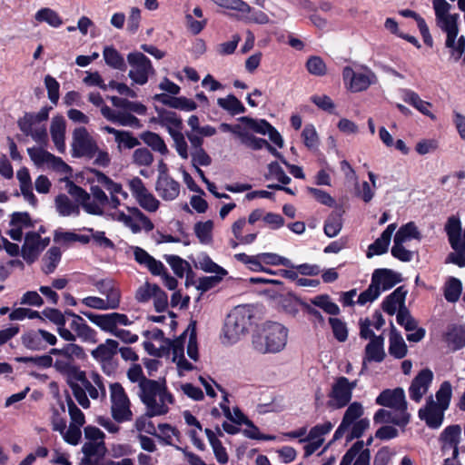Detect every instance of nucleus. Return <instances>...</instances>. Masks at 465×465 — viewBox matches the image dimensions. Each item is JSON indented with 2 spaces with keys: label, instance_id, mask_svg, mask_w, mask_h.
Masks as SVG:
<instances>
[{
  "label": "nucleus",
  "instance_id": "nucleus-1",
  "mask_svg": "<svg viewBox=\"0 0 465 465\" xmlns=\"http://www.w3.org/2000/svg\"><path fill=\"white\" fill-rule=\"evenodd\" d=\"M139 389L140 399L149 416H161L169 411L168 404L173 403V397L168 392L164 380L144 379L141 381Z\"/></svg>",
  "mask_w": 465,
  "mask_h": 465
},
{
  "label": "nucleus",
  "instance_id": "nucleus-2",
  "mask_svg": "<svg viewBox=\"0 0 465 465\" xmlns=\"http://www.w3.org/2000/svg\"><path fill=\"white\" fill-rule=\"evenodd\" d=\"M288 340V329L282 324L268 322L252 334V345L255 351L267 354L282 351Z\"/></svg>",
  "mask_w": 465,
  "mask_h": 465
},
{
  "label": "nucleus",
  "instance_id": "nucleus-3",
  "mask_svg": "<svg viewBox=\"0 0 465 465\" xmlns=\"http://www.w3.org/2000/svg\"><path fill=\"white\" fill-rule=\"evenodd\" d=\"M81 313L102 331L113 334L125 343H134L138 340L136 334L120 328L133 323L125 314L118 312L95 314L90 312H81Z\"/></svg>",
  "mask_w": 465,
  "mask_h": 465
},
{
  "label": "nucleus",
  "instance_id": "nucleus-4",
  "mask_svg": "<svg viewBox=\"0 0 465 465\" xmlns=\"http://www.w3.org/2000/svg\"><path fill=\"white\" fill-rule=\"evenodd\" d=\"M65 187L67 193L80 203L87 213L103 215V206L109 202V199L99 186H92L91 194L72 181H67Z\"/></svg>",
  "mask_w": 465,
  "mask_h": 465
},
{
  "label": "nucleus",
  "instance_id": "nucleus-5",
  "mask_svg": "<svg viewBox=\"0 0 465 465\" xmlns=\"http://www.w3.org/2000/svg\"><path fill=\"white\" fill-rule=\"evenodd\" d=\"M50 354L56 357L54 361H53V366L66 379H71L81 371L75 363V359L85 358L84 348L76 343H66L60 349L53 348L50 350Z\"/></svg>",
  "mask_w": 465,
  "mask_h": 465
},
{
  "label": "nucleus",
  "instance_id": "nucleus-6",
  "mask_svg": "<svg viewBox=\"0 0 465 465\" xmlns=\"http://www.w3.org/2000/svg\"><path fill=\"white\" fill-rule=\"evenodd\" d=\"M252 318V313L249 306H236L231 311L223 329V338L228 343L236 342L247 332Z\"/></svg>",
  "mask_w": 465,
  "mask_h": 465
},
{
  "label": "nucleus",
  "instance_id": "nucleus-7",
  "mask_svg": "<svg viewBox=\"0 0 465 465\" xmlns=\"http://www.w3.org/2000/svg\"><path fill=\"white\" fill-rule=\"evenodd\" d=\"M401 281V275L389 269H377L373 272L371 282L367 290L362 292L357 302L364 305L376 300L381 291H387Z\"/></svg>",
  "mask_w": 465,
  "mask_h": 465
},
{
  "label": "nucleus",
  "instance_id": "nucleus-8",
  "mask_svg": "<svg viewBox=\"0 0 465 465\" xmlns=\"http://www.w3.org/2000/svg\"><path fill=\"white\" fill-rule=\"evenodd\" d=\"M127 63L130 66L128 73L133 84H145L149 77L155 74V70L150 59L142 52L134 51L127 54Z\"/></svg>",
  "mask_w": 465,
  "mask_h": 465
},
{
  "label": "nucleus",
  "instance_id": "nucleus-9",
  "mask_svg": "<svg viewBox=\"0 0 465 465\" xmlns=\"http://www.w3.org/2000/svg\"><path fill=\"white\" fill-rule=\"evenodd\" d=\"M437 25L446 33L445 45L452 46L453 40L458 35V15H450V5L446 0H433Z\"/></svg>",
  "mask_w": 465,
  "mask_h": 465
},
{
  "label": "nucleus",
  "instance_id": "nucleus-10",
  "mask_svg": "<svg viewBox=\"0 0 465 465\" xmlns=\"http://www.w3.org/2000/svg\"><path fill=\"white\" fill-rule=\"evenodd\" d=\"M445 230L449 237L451 247L455 252H451L448 256V261L459 265L460 267L465 266V232L463 238H461V226L460 222L455 216L448 219L445 225Z\"/></svg>",
  "mask_w": 465,
  "mask_h": 465
},
{
  "label": "nucleus",
  "instance_id": "nucleus-11",
  "mask_svg": "<svg viewBox=\"0 0 465 465\" xmlns=\"http://www.w3.org/2000/svg\"><path fill=\"white\" fill-rule=\"evenodd\" d=\"M110 400H111V414L113 419L117 422H125L133 419L130 400L119 382L111 383Z\"/></svg>",
  "mask_w": 465,
  "mask_h": 465
},
{
  "label": "nucleus",
  "instance_id": "nucleus-12",
  "mask_svg": "<svg viewBox=\"0 0 465 465\" xmlns=\"http://www.w3.org/2000/svg\"><path fill=\"white\" fill-rule=\"evenodd\" d=\"M73 155L94 158L98 147L84 127H78L73 134Z\"/></svg>",
  "mask_w": 465,
  "mask_h": 465
},
{
  "label": "nucleus",
  "instance_id": "nucleus-13",
  "mask_svg": "<svg viewBox=\"0 0 465 465\" xmlns=\"http://www.w3.org/2000/svg\"><path fill=\"white\" fill-rule=\"evenodd\" d=\"M128 184L133 196L143 209L150 213L158 210L160 202L146 189L139 177H134Z\"/></svg>",
  "mask_w": 465,
  "mask_h": 465
},
{
  "label": "nucleus",
  "instance_id": "nucleus-14",
  "mask_svg": "<svg viewBox=\"0 0 465 465\" xmlns=\"http://www.w3.org/2000/svg\"><path fill=\"white\" fill-rule=\"evenodd\" d=\"M447 409L436 404L432 395L428 397L426 404L419 411V418L424 420L426 425L431 429H438L444 420V412Z\"/></svg>",
  "mask_w": 465,
  "mask_h": 465
},
{
  "label": "nucleus",
  "instance_id": "nucleus-15",
  "mask_svg": "<svg viewBox=\"0 0 465 465\" xmlns=\"http://www.w3.org/2000/svg\"><path fill=\"white\" fill-rule=\"evenodd\" d=\"M348 379L346 377H339L332 384L331 391L329 393V407L333 409H341L348 405L351 401L352 394L347 385Z\"/></svg>",
  "mask_w": 465,
  "mask_h": 465
},
{
  "label": "nucleus",
  "instance_id": "nucleus-16",
  "mask_svg": "<svg viewBox=\"0 0 465 465\" xmlns=\"http://www.w3.org/2000/svg\"><path fill=\"white\" fill-rule=\"evenodd\" d=\"M376 403L381 406L388 407L396 411H407V401L402 388L393 390H384L376 398Z\"/></svg>",
  "mask_w": 465,
  "mask_h": 465
},
{
  "label": "nucleus",
  "instance_id": "nucleus-17",
  "mask_svg": "<svg viewBox=\"0 0 465 465\" xmlns=\"http://www.w3.org/2000/svg\"><path fill=\"white\" fill-rule=\"evenodd\" d=\"M190 326L177 339L171 341L165 340L168 351H172L173 361L176 362L179 371H192L193 365L189 362L183 355V346Z\"/></svg>",
  "mask_w": 465,
  "mask_h": 465
},
{
  "label": "nucleus",
  "instance_id": "nucleus-18",
  "mask_svg": "<svg viewBox=\"0 0 465 465\" xmlns=\"http://www.w3.org/2000/svg\"><path fill=\"white\" fill-rule=\"evenodd\" d=\"M432 380L433 373L430 369L421 370L411 383L409 388L410 398L416 402H420L427 393Z\"/></svg>",
  "mask_w": 465,
  "mask_h": 465
},
{
  "label": "nucleus",
  "instance_id": "nucleus-19",
  "mask_svg": "<svg viewBox=\"0 0 465 465\" xmlns=\"http://www.w3.org/2000/svg\"><path fill=\"white\" fill-rule=\"evenodd\" d=\"M343 80L349 82V88L352 92H361L366 90L375 81L373 73H355L351 67L346 66L342 72Z\"/></svg>",
  "mask_w": 465,
  "mask_h": 465
},
{
  "label": "nucleus",
  "instance_id": "nucleus-20",
  "mask_svg": "<svg viewBox=\"0 0 465 465\" xmlns=\"http://www.w3.org/2000/svg\"><path fill=\"white\" fill-rule=\"evenodd\" d=\"M461 438V427L458 424L446 427L440 436L441 449L444 453L451 451L453 459L459 455V443Z\"/></svg>",
  "mask_w": 465,
  "mask_h": 465
},
{
  "label": "nucleus",
  "instance_id": "nucleus-21",
  "mask_svg": "<svg viewBox=\"0 0 465 465\" xmlns=\"http://www.w3.org/2000/svg\"><path fill=\"white\" fill-rule=\"evenodd\" d=\"M94 286L102 295L105 296L104 300L107 303V307H110L112 310H115L119 307L121 292L112 280L104 279L97 281Z\"/></svg>",
  "mask_w": 465,
  "mask_h": 465
},
{
  "label": "nucleus",
  "instance_id": "nucleus-22",
  "mask_svg": "<svg viewBox=\"0 0 465 465\" xmlns=\"http://www.w3.org/2000/svg\"><path fill=\"white\" fill-rule=\"evenodd\" d=\"M411 415L408 411H396L395 410L380 409L373 417L375 423H392L399 427H405L410 422Z\"/></svg>",
  "mask_w": 465,
  "mask_h": 465
},
{
  "label": "nucleus",
  "instance_id": "nucleus-23",
  "mask_svg": "<svg viewBox=\"0 0 465 465\" xmlns=\"http://www.w3.org/2000/svg\"><path fill=\"white\" fill-rule=\"evenodd\" d=\"M43 251L40 246V234L31 232L25 234V242L21 249V255L27 262H34Z\"/></svg>",
  "mask_w": 465,
  "mask_h": 465
},
{
  "label": "nucleus",
  "instance_id": "nucleus-24",
  "mask_svg": "<svg viewBox=\"0 0 465 465\" xmlns=\"http://www.w3.org/2000/svg\"><path fill=\"white\" fill-rule=\"evenodd\" d=\"M155 190L164 201H173L179 195L180 183L172 177L158 176Z\"/></svg>",
  "mask_w": 465,
  "mask_h": 465
},
{
  "label": "nucleus",
  "instance_id": "nucleus-25",
  "mask_svg": "<svg viewBox=\"0 0 465 465\" xmlns=\"http://www.w3.org/2000/svg\"><path fill=\"white\" fill-rule=\"evenodd\" d=\"M70 329L74 332L75 339L78 338L84 342L95 343L97 333L91 328L82 317H74L70 322Z\"/></svg>",
  "mask_w": 465,
  "mask_h": 465
},
{
  "label": "nucleus",
  "instance_id": "nucleus-26",
  "mask_svg": "<svg viewBox=\"0 0 465 465\" xmlns=\"http://www.w3.org/2000/svg\"><path fill=\"white\" fill-rule=\"evenodd\" d=\"M80 203L74 202L66 194L59 193L54 198V207L60 216H78L80 214Z\"/></svg>",
  "mask_w": 465,
  "mask_h": 465
},
{
  "label": "nucleus",
  "instance_id": "nucleus-27",
  "mask_svg": "<svg viewBox=\"0 0 465 465\" xmlns=\"http://www.w3.org/2000/svg\"><path fill=\"white\" fill-rule=\"evenodd\" d=\"M52 140L60 153L64 152L65 120L62 115L53 117L50 126Z\"/></svg>",
  "mask_w": 465,
  "mask_h": 465
},
{
  "label": "nucleus",
  "instance_id": "nucleus-28",
  "mask_svg": "<svg viewBox=\"0 0 465 465\" xmlns=\"http://www.w3.org/2000/svg\"><path fill=\"white\" fill-rule=\"evenodd\" d=\"M444 340L453 351L463 348L465 346V326L450 325L445 332Z\"/></svg>",
  "mask_w": 465,
  "mask_h": 465
},
{
  "label": "nucleus",
  "instance_id": "nucleus-29",
  "mask_svg": "<svg viewBox=\"0 0 465 465\" xmlns=\"http://www.w3.org/2000/svg\"><path fill=\"white\" fill-rule=\"evenodd\" d=\"M119 343L113 339H107L91 351L92 357L101 362L110 361L117 353Z\"/></svg>",
  "mask_w": 465,
  "mask_h": 465
},
{
  "label": "nucleus",
  "instance_id": "nucleus-30",
  "mask_svg": "<svg viewBox=\"0 0 465 465\" xmlns=\"http://www.w3.org/2000/svg\"><path fill=\"white\" fill-rule=\"evenodd\" d=\"M384 338L381 335L372 338L365 347V361L381 362L386 354L383 348Z\"/></svg>",
  "mask_w": 465,
  "mask_h": 465
},
{
  "label": "nucleus",
  "instance_id": "nucleus-31",
  "mask_svg": "<svg viewBox=\"0 0 465 465\" xmlns=\"http://www.w3.org/2000/svg\"><path fill=\"white\" fill-rule=\"evenodd\" d=\"M407 291L403 286L398 287L392 293L386 297L382 302V310L390 315H393L397 307L405 306Z\"/></svg>",
  "mask_w": 465,
  "mask_h": 465
},
{
  "label": "nucleus",
  "instance_id": "nucleus-32",
  "mask_svg": "<svg viewBox=\"0 0 465 465\" xmlns=\"http://www.w3.org/2000/svg\"><path fill=\"white\" fill-rule=\"evenodd\" d=\"M16 177L20 183V190L24 198L33 206L36 205L37 199L33 193V187L29 172L26 168L17 171Z\"/></svg>",
  "mask_w": 465,
  "mask_h": 465
},
{
  "label": "nucleus",
  "instance_id": "nucleus-33",
  "mask_svg": "<svg viewBox=\"0 0 465 465\" xmlns=\"http://www.w3.org/2000/svg\"><path fill=\"white\" fill-rule=\"evenodd\" d=\"M105 446L104 441L99 442H85L82 447L84 458L82 460L83 465H94L93 458L99 459L104 456L105 452Z\"/></svg>",
  "mask_w": 465,
  "mask_h": 465
},
{
  "label": "nucleus",
  "instance_id": "nucleus-34",
  "mask_svg": "<svg viewBox=\"0 0 465 465\" xmlns=\"http://www.w3.org/2000/svg\"><path fill=\"white\" fill-rule=\"evenodd\" d=\"M140 139L153 151L158 152L162 155L168 153V148L163 139L158 134L146 131L140 134Z\"/></svg>",
  "mask_w": 465,
  "mask_h": 465
},
{
  "label": "nucleus",
  "instance_id": "nucleus-35",
  "mask_svg": "<svg viewBox=\"0 0 465 465\" xmlns=\"http://www.w3.org/2000/svg\"><path fill=\"white\" fill-rule=\"evenodd\" d=\"M103 56L108 66L120 71L126 69L124 56L114 47L105 46L103 51Z\"/></svg>",
  "mask_w": 465,
  "mask_h": 465
},
{
  "label": "nucleus",
  "instance_id": "nucleus-36",
  "mask_svg": "<svg viewBox=\"0 0 465 465\" xmlns=\"http://www.w3.org/2000/svg\"><path fill=\"white\" fill-rule=\"evenodd\" d=\"M408 351L407 345L400 333L394 329L390 336L389 353L396 359H402Z\"/></svg>",
  "mask_w": 465,
  "mask_h": 465
},
{
  "label": "nucleus",
  "instance_id": "nucleus-37",
  "mask_svg": "<svg viewBox=\"0 0 465 465\" xmlns=\"http://www.w3.org/2000/svg\"><path fill=\"white\" fill-rule=\"evenodd\" d=\"M343 211L339 209L332 212L324 223V233L330 237H335L341 232L342 227V216Z\"/></svg>",
  "mask_w": 465,
  "mask_h": 465
},
{
  "label": "nucleus",
  "instance_id": "nucleus-38",
  "mask_svg": "<svg viewBox=\"0 0 465 465\" xmlns=\"http://www.w3.org/2000/svg\"><path fill=\"white\" fill-rule=\"evenodd\" d=\"M217 104L232 115L243 114L246 111L242 102L233 94H229L224 98H218Z\"/></svg>",
  "mask_w": 465,
  "mask_h": 465
},
{
  "label": "nucleus",
  "instance_id": "nucleus-39",
  "mask_svg": "<svg viewBox=\"0 0 465 465\" xmlns=\"http://www.w3.org/2000/svg\"><path fill=\"white\" fill-rule=\"evenodd\" d=\"M62 252L59 247H51L43 257V272L50 274L54 272L61 260Z\"/></svg>",
  "mask_w": 465,
  "mask_h": 465
},
{
  "label": "nucleus",
  "instance_id": "nucleus-40",
  "mask_svg": "<svg viewBox=\"0 0 465 465\" xmlns=\"http://www.w3.org/2000/svg\"><path fill=\"white\" fill-rule=\"evenodd\" d=\"M404 101L412 106H414L418 111H420L424 115L430 117L431 119H435V115L430 113L429 108L431 104L429 102L423 101L418 94L412 91H406L404 95Z\"/></svg>",
  "mask_w": 465,
  "mask_h": 465
},
{
  "label": "nucleus",
  "instance_id": "nucleus-41",
  "mask_svg": "<svg viewBox=\"0 0 465 465\" xmlns=\"http://www.w3.org/2000/svg\"><path fill=\"white\" fill-rule=\"evenodd\" d=\"M394 239L406 242L411 239L420 240L421 234L413 222L402 225L396 232Z\"/></svg>",
  "mask_w": 465,
  "mask_h": 465
},
{
  "label": "nucleus",
  "instance_id": "nucleus-42",
  "mask_svg": "<svg viewBox=\"0 0 465 465\" xmlns=\"http://www.w3.org/2000/svg\"><path fill=\"white\" fill-rule=\"evenodd\" d=\"M110 100L114 106L143 115L146 113V106L137 102H132L124 98L111 96Z\"/></svg>",
  "mask_w": 465,
  "mask_h": 465
},
{
  "label": "nucleus",
  "instance_id": "nucleus-43",
  "mask_svg": "<svg viewBox=\"0 0 465 465\" xmlns=\"http://www.w3.org/2000/svg\"><path fill=\"white\" fill-rule=\"evenodd\" d=\"M312 305L322 309L326 313L338 315L340 313L339 306L331 301L327 294L317 295L310 301Z\"/></svg>",
  "mask_w": 465,
  "mask_h": 465
},
{
  "label": "nucleus",
  "instance_id": "nucleus-44",
  "mask_svg": "<svg viewBox=\"0 0 465 465\" xmlns=\"http://www.w3.org/2000/svg\"><path fill=\"white\" fill-rule=\"evenodd\" d=\"M213 229V223L211 220L206 222H199L194 224V233L199 239L201 243L209 244L212 242V232Z\"/></svg>",
  "mask_w": 465,
  "mask_h": 465
},
{
  "label": "nucleus",
  "instance_id": "nucleus-45",
  "mask_svg": "<svg viewBox=\"0 0 465 465\" xmlns=\"http://www.w3.org/2000/svg\"><path fill=\"white\" fill-rule=\"evenodd\" d=\"M21 340L23 345L29 350L41 351L45 349L39 330L23 334Z\"/></svg>",
  "mask_w": 465,
  "mask_h": 465
},
{
  "label": "nucleus",
  "instance_id": "nucleus-46",
  "mask_svg": "<svg viewBox=\"0 0 465 465\" xmlns=\"http://www.w3.org/2000/svg\"><path fill=\"white\" fill-rule=\"evenodd\" d=\"M158 122L162 126H166L167 129L168 126H171L172 128L179 131L182 129L183 122L176 113L162 109L158 111Z\"/></svg>",
  "mask_w": 465,
  "mask_h": 465
},
{
  "label": "nucleus",
  "instance_id": "nucleus-47",
  "mask_svg": "<svg viewBox=\"0 0 465 465\" xmlns=\"http://www.w3.org/2000/svg\"><path fill=\"white\" fill-rule=\"evenodd\" d=\"M168 133L173 140L175 149L183 159H187L189 157L188 153V145L185 141L184 134L179 131L168 126Z\"/></svg>",
  "mask_w": 465,
  "mask_h": 465
},
{
  "label": "nucleus",
  "instance_id": "nucleus-48",
  "mask_svg": "<svg viewBox=\"0 0 465 465\" xmlns=\"http://www.w3.org/2000/svg\"><path fill=\"white\" fill-rule=\"evenodd\" d=\"M461 282L454 277L449 279L444 288V297L450 302H456L461 294Z\"/></svg>",
  "mask_w": 465,
  "mask_h": 465
},
{
  "label": "nucleus",
  "instance_id": "nucleus-49",
  "mask_svg": "<svg viewBox=\"0 0 465 465\" xmlns=\"http://www.w3.org/2000/svg\"><path fill=\"white\" fill-rule=\"evenodd\" d=\"M332 429L331 421H326L322 424L315 425L311 429L308 435L305 438L300 440V442H306L307 440H321L324 442V436L328 434Z\"/></svg>",
  "mask_w": 465,
  "mask_h": 465
},
{
  "label": "nucleus",
  "instance_id": "nucleus-50",
  "mask_svg": "<svg viewBox=\"0 0 465 465\" xmlns=\"http://www.w3.org/2000/svg\"><path fill=\"white\" fill-rule=\"evenodd\" d=\"M71 380H76L80 382L82 387L85 390V393H88L91 399L98 400L101 398L98 390L95 385L86 377V373L84 371H79L74 375Z\"/></svg>",
  "mask_w": 465,
  "mask_h": 465
},
{
  "label": "nucleus",
  "instance_id": "nucleus-51",
  "mask_svg": "<svg viewBox=\"0 0 465 465\" xmlns=\"http://www.w3.org/2000/svg\"><path fill=\"white\" fill-rule=\"evenodd\" d=\"M38 22H45L53 27H58L62 25L63 21L58 14L50 8H42L35 15Z\"/></svg>",
  "mask_w": 465,
  "mask_h": 465
},
{
  "label": "nucleus",
  "instance_id": "nucleus-52",
  "mask_svg": "<svg viewBox=\"0 0 465 465\" xmlns=\"http://www.w3.org/2000/svg\"><path fill=\"white\" fill-rule=\"evenodd\" d=\"M69 387L72 390L73 395L77 402L84 408L88 409L90 407V401L85 393V390L82 387L79 381L76 380L66 379Z\"/></svg>",
  "mask_w": 465,
  "mask_h": 465
},
{
  "label": "nucleus",
  "instance_id": "nucleus-53",
  "mask_svg": "<svg viewBox=\"0 0 465 465\" xmlns=\"http://www.w3.org/2000/svg\"><path fill=\"white\" fill-rule=\"evenodd\" d=\"M164 260L171 266L174 274L180 278H183L184 272L191 269L190 264L177 255H164Z\"/></svg>",
  "mask_w": 465,
  "mask_h": 465
},
{
  "label": "nucleus",
  "instance_id": "nucleus-54",
  "mask_svg": "<svg viewBox=\"0 0 465 465\" xmlns=\"http://www.w3.org/2000/svg\"><path fill=\"white\" fill-rule=\"evenodd\" d=\"M452 394L451 384L449 381H443L436 392V404L448 409Z\"/></svg>",
  "mask_w": 465,
  "mask_h": 465
},
{
  "label": "nucleus",
  "instance_id": "nucleus-55",
  "mask_svg": "<svg viewBox=\"0 0 465 465\" xmlns=\"http://www.w3.org/2000/svg\"><path fill=\"white\" fill-rule=\"evenodd\" d=\"M329 323L331 327L333 336L340 342H343L348 338V329L346 323L338 318H329Z\"/></svg>",
  "mask_w": 465,
  "mask_h": 465
},
{
  "label": "nucleus",
  "instance_id": "nucleus-56",
  "mask_svg": "<svg viewBox=\"0 0 465 465\" xmlns=\"http://www.w3.org/2000/svg\"><path fill=\"white\" fill-rule=\"evenodd\" d=\"M362 414V405L360 402L354 401L347 408L343 415L342 421L351 427L353 422L357 421V420L361 417Z\"/></svg>",
  "mask_w": 465,
  "mask_h": 465
},
{
  "label": "nucleus",
  "instance_id": "nucleus-57",
  "mask_svg": "<svg viewBox=\"0 0 465 465\" xmlns=\"http://www.w3.org/2000/svg\"><path fill=\"white\" fill-rule=\"evenodd\" d=\"M66 404L68 407V413L71 418L70 424L83 426L85 422V418L83 411L75 405L70 395H66Z\"/></svg>",
  "mask_w": 465,
  "mask_h": 465
},
{
  "label": "nucleus",
  "instance_id": "nucleus-58",
  "mask_svg": "<svg viewBox=\"0 0 465 465\" xmlns=\"http://www.w3.org/2000/svg\"><path fill=\"white\" fill-rule=\"evenodd\" d=\"M391 240L389 238H385L383 234H381L378 239L375 240L373 243H371L367 252V257L371 258L373 255H381L385 253L388 251L389 244Z\"/></svg>",
  "mask_w": 465,
  "mask_h": 465
},
{
  "label": "nucleus",
  "instance_id": "nucleus-59",
  "mask_svg": "<svg viewBox=\"0 0 465 465\" xmlns=\"http://www.w3.org/2000/svg\"><path fill=\"white\" fill-rule=\"evenodd\" d=\"M308 72L313 75L322 76L326 74V64L320 56H311L306 63Z\"/></svg>",
  "mask_w": 465,
  "mask_h": 465
},
{
  "label": "nucleus",
  "instance_id": "nucleus-60",
  "mask_svg": "<svg viewBox=\"0 0 465 465\" xmlns=\"http://www.w3.org/2000/svg\"><path fill=\"white\" fill-rule=\"evenodd\" d=\"M239 121L245 124L250 129L262 134H267L271 128V124L265 120H255L248 116H242Z\"/></svg>",
  "mask_w": 465,
  "mask_h": 465
},
{
  "label": "nucleus",
  "instance_id": "nucleus-61",
  "mask_svg": "<svg viewBox=\"0 0 465 465\" xmlns=\"http://www.w3.org/2000/svg\"><path fill=\"white\" fill-rule=\"evenodd\" d=\"M133 162L138 166H150L153 162V155L145 147L138 148L133 153Z\"/></svg>",
  "mask_w": 465,
  "mask_h": 465
},
{
  "label": "nucleus",
  "instance_id": "nucleus-62",
  "mask_svg": "<svg viewBox=\"0 0 465 465\" xmlns=\"http://www.w3.org/2000/svg\"><path fill=\"white\" fill-rule=\"evenodd\" d=\"M27 153L35 164H42L45 163H50L52 159H54V155L45 151L42 147L28 148Z\"/></svg>",
  "mask_w": 465,
  "mask_h": 465
},
{
  "label": "nucleus",
  "instance_id": "nucleus-63",
  "mask_svg": "<svg viewBox=\"0 0 465 465\" xmlns=\"http://www.w3.org/2000/svg\"><path fill=\"white\" fill-rule=\"evenodd\" d=\"M397 322L400 325L404 326L406 331H413L417 327L416 321L411 317L409 310L406 308V306H401L398 310L397 313Z\"/></svg>",
  "mask_w": 465,
  "mask_h": 465
},
{
  "label": "nucleus",
  "instance_id": "nucleus-64",
  "mask_svg": "<svg viewBox=\"0 0 465 465\" xmlns=\"http://www.w3.org/2000/svg\"><path fill=\"white\" fill-rule=\"evenodd\" d=\"M157 284H152L148 282L141 285L135 293V299L139 302H146L153 297L155 292L158 290Z\"/></svg>",
  "mask_w": 465,
  "mask_h": 465
}]
</instances>
